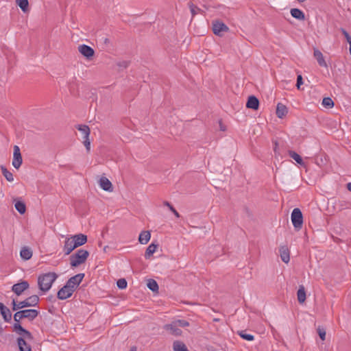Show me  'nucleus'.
Listing matches in <instances>:
<instances>
[{
	"label": "nucleus",
	"instance_id": "1",
	"mask_svg": "<svg viewBox=\"0 0 351 351\" xmlns=\"http://www.w3.org/2000/svg\"><path fill=\"white\" fill-rule=\"evenodd\" d=\"M62 238L64 239L63 252L66 255H69L75 248L82 245L87 241L86 235L83 234H78L73 236L62 235Z\"/></svg>",
	"mask_w": 351,
	"mask_h": 351
},
{
	"label": "nucleus",
	"instance_id": "2",
	"mask_svg": "<svg viewBox=\"0 0 351 351\" xmlns=\"http://www.w3.org/2000/svg\"><path fill=\"white\" fill-rule=\"evenodd\" d=\"M56 278L55 273H47L40 276L38 279L40 289L44 292L49 291Z\"/></svg>",
	"mask_w": 351,
	"mask_h": 351
},
{
	"label": "nucleus",
	"instance_id": "3",
	"mask_svg": "<svg viewBox=\"0 0 351 351\" xmlns=\"http://www.w3.org/2000/svg\"><path fill=\"white\" fill-rule=\"evenodd\" d=\"M39 298L36 295H33L23 301L17 302L15 299L12 300V310L17 311L25 307L35 306L38 304Z\"/></svg>",
	"mask_w": 351,
	"mask_h": 351
},
{
	"label": "nucleus",
	"instance_id": "4",
	"mask_svg": "<svg viewBox=\"0 0 351 351\" xmlns=\"http://www.w3.org/2000/svg\"><path fill=\"white\" fill-rule=\"evenodd\" d=\"M291 219L295 230H299L302 228L303 224V216L299 208H295L292 210Z\"/></svg>",
	"mask_w": 351,
	"mask_h": 351
},
{
	"label": "nucleus",
	"instance_id": "5",
	"mask_svg": "<svg viewBox=\"0 0 351 351\" xmlns=\"http://www.w3.org/2000/svg\"><path fill=\"white\" fill-rule=\"evenodd\" d=\"M88 255L87 251L79 250L76 254L70 257L71 265L72 267H77L84 263Z\"/></svg>",
	"mask_w": 351,
	"mask_h": 351
},
{
	"label": "nucleus",
	"instance_id": "6",
	"mask_svg": "<svg viewBox=\"0 0 351 351\" xmlns=\"http://www.w3.org/2000/svg\"><path fill=\"white\" fill-rule=\"evenodd\" d=\"M33 340V336L30 334L29 338L25 339L24 336L17 338V343L20 351H32L30 343Z\"/></svg>",
	"mask_w": 351,
	"mask_h": 351
},
{
	"label": "nucleus",
	"instance_id": "7",
	"mask_svg": "<svg viewBox=\"0 0 351 351\" xmlns=\"http://www.w3.org/2000/svg\"><path fill=\"white\" fill-rule=\"evenodd\" d=\"M23 159L20 151V148L17 145L14 146V153L12 159V165L18 169L22 165Z\"/></svg>",
	"mask_w": 351,
	"mask_h": 351
},
{
	"label": "nucleus",
	"instance_id": "8",
	"mask_svg": "<svg viewBox=\"0 0 351 351\" xmlns=\"http://www.w3.org/2000/svg\"><path fill=\"white\" fill-rule=\"evenodd\" d=\"M84 277V274H78L69 279L66 285L69 286L73 291L77 287Z\"/></svg>",
	"mask_w": 351,
	"mask_h": 351
},
{
	"label": "nucleus",
	"instance_id": "9",
	"mask_svg": "<svg viewBox=\"0 0 351 351\" xmlns=\"http://www.w3.org/2000/svg\"><path fill=\"white\" fill-rule=\"evenodd\" d=\"M74 292L73 289H72L69 286L66 284L61 288L58 292V298L60 300H65L71 296L73 293Z\"/></svg>",
	"mask_w": 351,
	"mask_h": 351
},
{
	"label": "nucleus",
	"instance_id": "10",
	"mask_svg": "<svg viewBox=\"0 0 351 351\" xmlns=\"http://www.w3.org/2000/svg\"><path fill=\"white\" fill-rule=\"evenodd\" d=\"M99 186L104 191L107 192H112L113 186L111 182L105 176L101 177L98 180Z\"/></svg>",
	"mask_w": 351,
	"mask_h": 351
},
{
	"label": "nucleus",
	"instance_id": "11",
	"mask_svg": "<svg viewBox=\"0 0 351 351\" xmlns=\"http://www.w3.org/2000/svg\"><path fill=\"white\" fill-rule=\"evenodd\" d=\"M29 288V283L27 281H21V282L14 284L12 290L17 295H20L22 293Z\"/></svg>",
	"mask_w": 351,
	"mask_h": 351
},
{
	"label": "nucleus",
	"instance_id": "12",
	"mask_svg": "<svg viewBox=\"0 0 351 351\" xmlns=\"http://www.w3.org/2000/svg\"><path fill=\"white\" fill-rule=\"evenodd\" d=\"M164 328L175 336H179L182 333L181 329L178 326L175 321L172 322L171 324L165 325Z\"/></svg>",
	"mask_w": 351,
	"mask_h": 351
},
{
	"label": "nucleus",
	"instance_id": "13",
	"mask_svg": "<svg viewBox=\"0 0 351 351\" xmlns=\"http://www.w3.org/2000/svg\"><path fill=\"white\" fill-rule=\"evenodd\" d=\"M313 56L320 66L328 68V64L324 59L322 53L317 49H314Z\"/></svg>",
	"mask_w": 351,
	"mask_h": 351
},
{
	"label": "nucleus",
	"instance_id": "14",
	"mask_svg": "<svg viewBox=\"0 0 351 351\" xmlns=\"http://www.w3.org/2000/svg\"><path fill=\"white\" fill-rule=\"evenodd\" d=\"M0 314L2 315L3 319L6 322H10L12 319V313L8 308H7L3 303L0 302Z\"/></svg>",
	"mask_w": 351,
	"mask_h": 351
},
{
	"label": "nucleus",
	"instance_id": "15",
	"mask_svg": "<svg viewBox=\"0 0 351 351\" xmlns=\"http://www.w3.org/2000/svg\"><path fill=\"white\" fill-rule=\"evenodd\" d=\"M14 330L20 335V337L24 336L25 339L29 338L31 332L23 328L19 322H16L14 324Z\"/></svg>",
	"mask_w": 351,
	"mask_h": 351
},
{
	"label": "nucleus",
	"instance_id": "16",
	"mask_svg": "<svg viewBox=\"0 0 351 351\" xmlns=\"http://www.w3.org/2000/svg\"><path fill=\"white\" fill-rule=\"evenodd\" d=\"M76 128L80 131L82 134L84 135L83 136V144L84 145V147L86 148V149H88V125H77L76 126Z\"/></svg>",
	"mask_w": 351,
	"mask_h": 351
},
{
	"label": "nucleus",
	"instance_id": "17",
	"mask_svg": "<svg viewBox=\"0 0 351 351\" xmlns=\"http://www.w3.org/2000/svg\"><path fill=\"white\" fill-rule=\"evenodd\" d=\"M227 29V26L221 22H216L213 25V31L216 35H220L221 33L226 32Z\"/></svg>",
	"mask_w": 351,
	"mask_h": 351
},
{
	"label": "nucleus",
	"instance_id": "18",
	"mask_svg": "<svg viewBox=\"0 0 351 351\" xmlns=\"http://www.w3.org/2000/svg\"><path fill=\"white\" fill-rule=\"evenodd\" d=\"M280 255L282 261L288 263L290 260L289 252L287 246H280Z\"/></svg>",
	"mask_w": 351,
	"mask_h": 351
},
{
	"label": "nucleus",
	"instance_id": "19",
	"mask_svg": "<svg viewBox=\"0 0 351 351\" xmlns=\"http://www.w3.org/2000/svg\"><path fill=\"white\" fill-rule=\"evenodd\" d=\"M22 312H23V317L27 318L29 320H33L38 315V311L36 309L22 310Z\"/></svg>",
	"mask_w": 351,
	"mask_h": 351
},
{
	"label": "nucleus",
	"instance_id": "20",
	"mask_svg": "<svg viewBox=\"0 0 351 351\" xmlns=\"http://www.w3.org/2000/svg\"><path fill=\"white\" fill-rule=\"evenodd\" d=\"M259 101L258 99L254 96H250L248 98V100L246 104V106L248 108H251L253 110H256L258 108Z\"/></svg>",
	"mask_w": 351,
	"mask_h": 351
},
{
	"label": "nucleus",
	"instance_id": "21",
	"mask_svg": "<svg viewBox=\"0 0 351 351\" xmlns=\"http://www.w3.org/2000/svg\"><path fill=\"white\" fill-rule=\"evenodd\" d=\"M151 238V234L149 231H142L138 237V241L141 244H147Z\"/></svg>",
	"mask_w": 351,
	"mask_h": 351
},
{
	"label": "nucleus",
	"instance_id": "22",
	"mask_svg": "<svg viewBox=\"0 0 351 351\" xmlns=\"http://www.w3.org/2000/svg\"><path fill=\"white\" fill-rule=\"evenodd\" d=\"M20 256L25 261L30 259L32 256V251L27 247H23L21 250Z\"/></svg>",
	"mask_w": 351,
	"mask_h": 351
},
{
	"label": "nucleus",
	"instance_id": "23",
	"mask_svg": "<svg viewBox=\"0 0 351 351\" xmlns=\"http://www.w3.org/2000/svg\"><path fill=\"white\" fill-rule=\"evenodd\" d=\"M287 112V108L285 105L282 104H278L276 108V114L278 118L282 119L284 116H285Z\"/></svg>",
	"mask_w": 351,
	"mask_h": 351
},
{
	"label": "nucleus",
	"instance_id": "24",
	"mask_svg": "<svg viewBox=\"0 0 351 351\" xmlns=\"http://www.w3.org/2000/svg\"><path fill=\"white\" fill-rule=\"evenodd\" d=\"M290 12L291 16L296 19L303 20L305 18L304 14L300 9L292 8Z\"/></svg>",
	"mask_w": 351,
	"mask_h": 351
},
{
	"label": "nucleus",
	"instance_id": "25",
	"mask_svg": "<svg viewBox=\"0 0 351 351\" xmlns=\"http://www.w3.org/2000/svg\"><path fill=\"white\" fill-rule=\"evenodd\" d=\"M173 351H189L186 345L180 341H175L173 344Z\"/></svg>",
	"mask_w": 351,
	"mask_h": 351
},
{
	"label": "nucleus",
	"instance_id": "26",
	"mask_svg": "<svg viewBox=\"0 0 351 351\" xmlns=\"http://www.w3.org/2000/svg\"><path fill=\"white\" fill-rule=\"evenodd\" d=\"M16 2L23 12L26 13L29 11V2L27 0H16Z\"/></svg>",
	"mask_w": 351,
	"mask_h": 351
},
{
	"label": "nucleus",
	"instance_id": "27",
	"mask_svg": "<svg viewBox=\"0 0 351 351\" xmlns=\"http://www.w3.org/2000/svg\"><path fill=\"white\" fill-rule=\"evenodd\" d=\"M157 245L154 243H151L147 248L145 257V258H149L156 250Z\"/></svg>",
	"mask_w": 351,
	"mask_h": 351
},
{
	"label": "nucleus",
	"instance_id": "28",
	"mask_svg": "<svg viewBox=\"0 0 351 351\" xmlns=\"http://www.w3.org/2000/svg\"><path fill=\"white\" fill-rule=\"evenodd\" d=\"M298 300L300 303H303L306 300V292L303 287H300L297 293Z\"/></svg>",
	"mask_w": 351,
	"mask_h": 351
},
{
	"label": "nucleus",
	"instance_id": "29",
	"mask_svg": "<svg viewBox=\"0 0 351 351\" xmlns=\"http://www.w3.org/2000/svg\"><path fill=\"white\" fill-rule=\"evenodd\" d=\"M15 208L20 214H24L26 210L25 204L21 201H18L15 203Z\"/></svg>",
	"mask_w": 351,
	"mask_h": 351
},
{
	"label": "nucleus",
	"instance_id": "30",
	"mask_svg": "<svg viewBox=\"0 0 351 351\" xmlns=\"http://www.w3.org/2000/svg\"><path fill=\"white\" fill-rule=\"evenodd\" d=\"M147 287L152 291L155 292L158 290V285L156 280L153 279H149L147 283Z\"/></svg>",
	"mask_w": 351,
	"mask_h": 351
},
{
	"label": "nucleus",
	"instance_id": "31",
	"mask_svg": "<svg viewBox=\"0 0 351 351\" xmlns=\"http://www.w3.org/2000/svg\"><path fill=\"white\" fill-rule=\"evenodd\" d=\"M2 173L6 180L9 182H12L14 180V177L12 173L9 171L5 167H1Z\"/></svg>",
	"mask_w": 351,
	"mask_h": 351
},
{
	"label": "nucleus",
	"instance_id": "32",
	"mask_svg": "<svg viewBox=\"0 0 351 351\" xmlns=\"http://www.w3.org/2000/svg\"><path fill=\"white\" fill-rule=\"evenodd\" d=\"M289 156L291 158H293L297 163H298L300 165H302L304 164L303 160L300 156L297 154L295 152H289Z\"/></svg>",
	"mask_w": 351,
	"mask_h": 351
},
{
	"label": "nucleus",
	"instance_id": "33",
	"mask_svg": "<svg viewBox=\"0 0 351 351\" xmlns=\"http://www.w3.org/2000/svg\"><path fill=\"white\" fill-rule=\"evenodd\" d=\"M322 105L326 108H330L333 107L334 102L331 98L325 97L322 100Z\"/></svg>",
	"mask_w": 351,
	"mask_h": 351
},
{
	"label": "nucleus",
	"instance_id": "34",
	"mask_svg": "<svg viewBox=\"0 0 351 351\" xmlns=\"http://www.w3.org/2000/svg\"><path fill=\"white\" fill-rule=\"evenodd\" d=\"M78 51L82 54L86 59H88V45H81L78 47Z\"/></svg>",
	"mask_w": 351,
	"mask_h": 351
},
{
	"label": "nucleus",
	"instance_id": "35",
	"mask_svg": "<svg viewBox=\"0 0 351 351\" xmlns=\"http://www.w3.org/2000/svg\"><path fill=\"white\" fill-rule=\"evenodd\" d=\"M127 281L124 278L119 279L117 282V285L119 289H123L127 287Z\"/></svg>",
	"mask_w": 351,
	"mask_h": 351
},
{
	"label": "nucleus",
	"instance_id": "36",
	"mask_svg": "<svg viewBox=\"0 0 351 351\" xmlns=\"http://www.w3.org/2000/svg\"><path fill=\"white\" fill-rule=\"evenodd\" d=\"M175 322L180 328L188 326L189 325V322L184 319H177L175 320Z\"/></svg>",
	"mask_w": 351,
	"mask_h": 351
},
{
	"label": "nucleus",
	"instance_id": "37",
	"mask_svg": "<svg viewBox=\"0 0 351 351\" xmlns=\"http://www.w3.org/2000/svg\"><path fill=\"white\" fill-rule=\"evenodd\" d=\"M23 312L22 311H17L14 315V319L16 322H19L22 319H23Z\"/></svg>",
	"mask_w": 351,
	"mask_h": 351
},
{
	"label": "nucleus",
	"instance_id": "38",
	"mask_svg": "<svg viewBox=\"0 0 351 351\" xmlns=\"http://www.w3.org/2000/svg\"><path fill=\"white\" fill-rule=\"evenodd\" d=\"M240 336L243 339H245V340H247V341H252L254 337L252 335H250V334H244L243 332H241L240 333Z\"/></svg>",
	"mask_w": 351,
	"mask_h": 351
},
{
	"label": "nucleus",
	"instance_id": "39",
	"mask_svg": "<svg viewBox=\"0 0 351 351\" xmlns=\"http://www.w3.org/2000/svg\"><path fill=\"white\" fill-rule=\"evenodd\" d=\"M317 332H318V334H319V336L320 339L322 341H324L325 339V337H326V331L324 330V328H318Z\"/></svg>",
	"mask_w": 351,
	"mask_h": 351
},
{
	"label": "nucleus",
	"instance_id": "40",
	"mask_svg": "<svg viewBox=\"0 0 351 351\" xmlns=\"http://www.w3.org/2000/svg\"><path fill=\"white\" fill-rule=\"evenodd\" d=\"M341 32L343 34V36H345L347 42L349 44L351 43V36L349 35V34L347 32V31L345 30L344 29H341Z\"/></svg>",
	"mask_w": 351,
	"mask_h": 351
},
{
	"label": "nucleus",
	"instance_id": "41",
	"mask_svg": "<svg viewBox=\"0 0 351 351\" xmlns=\"http://www.w3.org/2000/svg\"><path fill=\"white\" fill-rule=\"evenodd\" d=\"M303 84V80L301 75H298L297 77V83L296 86L298 89H300V86Z\"/></svg>",
	"mask_w": 351,
	"mask_h": 351
},
{
	"label": "nucleus",
	"instance_id": "42",
	"mask_svg": "<svg viewBox=\"0 0 351 351\" xmlns=\"http://www.w3.org/2000/svg\"><path fill=\"white\" fill-rule=\"evenodd\" d=\"M170 210L175 215V216L176 217H180L179 213L177 212V210L173 207H171V210Z\"/></svg>",
	"mask_w": 351,
	"mask_h": 351
},
{
	"label": "nucleus",
	"instance_id": "43",
	"mask_svg": "<svg viewBox=\"0 0 351 351\" xmlns=\"http://www.w3.org/2000/svg\"><path fill=\"white\" fill-rule=\"evenodd\" d=\"M94 53L95 52H94L93 49L91 48L90 47H89V58L94 55Z\"/></svg>",
	"mask_w": 351,
	"mask_h": 351
},
{
	"label": "nucleus",
	"instance_id": "44",
	"mask_svg": "<svg viewBox=\"0 0 351 351\" xmlns=\"http://www.w3.org/2000/svg\"><path fill=\"white\" fill-rule=\"evenodd\" d=\"M220 130L225 131L226 130V126L223 125L221 123H219Z\"/></svg>",
	"mask_w": 351,
	"mask_h": 351
},
{
	"label": "nucleus",
	"instance_id": "45",
	"mask_svg": "<svg viewBox=\"0 0 351 351\" xmlns=\"http://www.w3.org/2000/svg\"><path fill=\"white\" fill-rule=\"evenodd\" d=\"M120 66H123V67H126L128 66V62H123V63L121 64H119Z\"/></svg>",
	"mask_w": 351,
	"mask_h": 351
},
{
	"label": "nucleus",
	"instance_id": "46",
	"mask_svg": "<svg viewBox=\"0 0 351 351\" xmlns=\"http://www.w3.org/2000/svg\"><path fill=\"white\" fill-rule=\"evenodd\" d=\"M164 204H165V206H167L170 210H171V207H173V206H171V205L168 202H165L164 203Z\"/></svg>",
	"mask_w": 351,
	"mask_h": 351
},
{
	"label": "nucleus",
	"instance_id": "47",
	"mask_svg": "<svg viewBox=\"0 0 351 351\" xmlns=\"http://www.w3.org/2000/svg\"><path fill=\"white\" fill-rule=\"evenodd\" d=\"M191 12H192L193 15L196 14V12L195 10V8L191 7Z\"/></svg>",
	"mask_w": 351,
	"mask_h": 351
},
{
	"label": "nucleus",
	"instance_id": "48",
	"mask_svg": "<svg viewBox=\"0 0 351 351\" xmlns=\"http://www.w3.org/2000/svg\"><path fill=\"white\" fill-rule=\"evenodd\" d=\"M347 189L351 191V182L348 183L347 184Z\"/></svg>",
	"mask_w": 351,
	"mask_h": 351
},
{
	"label": "nucleus",
	"instance_id": "49",
	"mask_svg": "<svg viewBox=\"0 0 351 351\" xmlns=\"http://www.w3.org/2000/svg\"><path fill=\"white\" fill-rule=\"evenodd\" d=\"M130 351H136V347H132V348H131Z\"/></svg>",
	"mask_w": 351,
	"mask_h": 351
},
{
	"label": "nucleus",
	"instance_id": "50",
	"mask_svg": "<svg viewBox=\"0 0 351 351\" xmlns=\"http://www.w3.org/2000/svg\"><path fill=\"white\" fill-rule=\"evenodd\" d=\"M349 45H350L349 51H350V53L351 55V43Z\"/></svg>",
	"mask_w": 351,
	"mask_h": 351
},
{
	"label": "nucleus",
	"instance_id": "51",
	"mask_svg": "<svg viewBox=\"0 0 351 351\" xmlns=\"http://www.w3.org/2000/svg\"><path fill=\"white\" fill-rule=\"evenodd\" d=\"M108 41L107 38H105L104 42L106 43Z\"/></svg>",
	"mask_w": 351,
	"mask_h": 351
},
{
	"label": "nucleus",
	"instance_id": "52",
	"mask_svg": "<svg viewBox=\"0 0 351 351\" xmlns=\"http://www.w3.org/2000/svg\"><path fill=\"white\" fill-rule=\"evenodd\" d=\"M1 330H2V328H0V332H1Z\"/></svg>",
	"mask_w": 351,
	"mask_h": 351
}]
</instances>
